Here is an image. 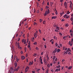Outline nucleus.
Masks as SVG:
<instances>
[{
    "instance_id": "nucleus-56",
    "label": "nucleus",
    "mask_w": 73,
    "mask_h": 73,
    "mask_svg": "<svg viewBox=\"0 0 73 73\" xmlns=\"http://www.w3.org/2000/svg\"><path fill=\"white\" fill-rule=\"evenodd\" d=\"M44 3H45V1H44L42 3V4H43V5H44Z\"/></svg>"
},
{
    "instance_id": "nucleus-41",
    "label": "nucleus",
    "mask_w": 73,
    "mask_h": 73,
    "mask_svg": "<svg viewBox=\"0 0 73 73\" xmlns=\"http://www.w3.org/2000/svg\"><path fill=\"white\" fill-rule=\"evenodd\" d=\"M39 58L40 60H42V57H41V56H40Z\"/></svg>"
},
{
    "instance_id": "nucleus-29",
    "label": "nucleus",
    "mask_w": 73,
    "mask_h": 73,
    "mask_svg": "<svg viewBox=\"0 0 73 73\" xmlns=\"http://www.w3.org/2000/svg\"><path fill=\"white\" fill-rule=\"evenodd\" d=\"M30 63L31 65H32L33 63V62L32 61V62H30Z\"/></svg>"
},
{
    "instance_id": "nucleus-46",
    "label": "nucleus",
    "mask_w": 73,
    "mask_h": 73,
    "mask_svg": "<svg viewBox=\"0 0 73 73\" xmlns=\"http://www.w3.org/2000/svg\"><path fill=\"white\" fill-rule=\"evenodd\" d=\"M66 19H68V18H69V16H67V17H66Z\"/></svg>"
},
{
    "instance_id": "nucleus-23",
    "label": "nucleus",
    "mask_w": 73,
    "mask_h": 73,
    "mask_svg": "<svg viewBox=\"0 0 73 73\" xmlns=\"http://www.w3.org/2000/svg\"><path fill=\"white\" fill-rule=\"evenodd\" d=\"M20 44V43H19V42H18L17 43V46H18V47L20 46V44Z\"/></svg>"
},
{
    "instance_id": "nucleus-8",
    "label": "nucleus",
    "mask_w": 73,
    "mask_h": 73,
    "mask_svg": "<svg viewBox=\"0 0 73 73\" xmlns=\"http://www.w3.org/2000/svg\"><path fill=\"white\" fill-rule=\"evenodd\" d=\"M48 13H49V9H48V11H46L45 12V13L46 15L47 14H48Z\"/></svg>"
},
{
    "instance_id": "nucleus-5",
    "label": "nucleus",
    "mask_w": 73,
    "mask_h": 73,
    "mask_svg": "<svg viewBox=\"0 0 73 73\" xmlns=\"http://www.w3.org/2000/svg\"><path fill=\"white\" fill-rule=\"evenodd\" d=\"M46 57L47 58V60L48 61H49V56H48V55H46Z\"/></svg>"
},
{
    "instance_id": "nucleus-19",
    "label": "nucleus",
    "mask_w": 73,
    "mask_h": 73,
    "mask_svg": "<svg viewBox=\"0 0 73 73\" xmlns=\"http://www.w3.org/2000/svg\"><path fill=\"white\" fill-rule=\"evenodd\" d=\"M60 51H61V50H60V49H57V52L58 53V52H60Z\"/></svg>"
},
{
    "instance_id": "nucleus-61",
    "label": "nucleus",
    "mask_w": 73,
    "mask_h": 73,
    "mask_svg": "<svg viewBox=\"0 0 73 73\" xmlns=\"http://www.w3.org/2000/svg\"><path fill=\"white\" fill-rule=\"evenodd\" d=\"M47 5H49V2H48L47 3Z\"/></svg>"
},
{
    "instance_id": "nucleus-14",
    "label": "nucleus",
    "mask_w": 73,
    "mask_h": 73,
    "mask_svg": "<svg viewBox=\"0 0 73 73\" xmlns=\"http://www.w3.org/2000/svg\"><path fill=\"white\" fill-rule=\"evenodd\" d=\"M63 50H68V48H65V47H63Z\"/></svg>"
},
{
    "instance_id": "nucleus-55",
    "label": "nucleus",
    "mask_w": 73,
    "mask_h": 73,
    "mask_svg": "<svg viewBox=\"0 0 73 73\" xmlns=\"http://www.w3.org/2000/svg\"><path fill=\"white\" fill-rule=\"evenodd\" d=\"M56 15H58V12L57 11H56Z\"/></svg>"
},
{
    "instance_id": "nucleus-59",
    "label": "nucleus",
    "mask_w": 73,
    "mask_h": 73,
    "mask_svg": "<svg viewBox=\"0 0 73 73\" xmlns=\"http://www.w3.org/2000/svg\"><path fill=\"white\" fill-rule=\"evenodd\" d=\"M40 70V69H38L37 70V72H38V71H39Z\"/></svg>"
},
{
    "instance_id": "nucleus-2",
    "label": "nucleus",
    "mask_w": 73,
    "mask_h": 73,
    "mask_svg": "<svg viewBox=\"0 0 73 73\" xmlns=\"http://www.w3.org/2000/svg\"><path fill=\"white\" fill-rule=\"evenodd\" d=\"M57 52V48H56L53 51V53L54 54Z\"/></svg>"
},
{
    "instance_id": "nucleus-35",
    "label": "nucleus",
    "mask_w": 73,
    "mask_h": 73,
    "mask_svg": "<svg viewBox=\"0 0 73 73\" xmlns=\"http://www.w3.org/2000/svg\"><path fill=\"white\" fill-rule=\"evenodd\" d=\"M70 19H71V21H73V17H71V18Z\"/></svg>"
},
{
    "instance_id": "nucleus-24",
    "label": "nucleus",
    "mask_w": 73,
    "mask_h": 73,
    "mask_svg": "<svg viewBox=\"0 0 73 73\" xmlns=\"http://www.w3.org/2000/svg\"><path fill=\"white\" fill-rule=\"evenodd\" d=\"M70 33H73V31L71 29L70 31Z\"/></svg>"
},
{
    "instance_id": "nucleus-10",
    "label": "nucleus",
    "mask_w": 73,
    "mask_h": 73,
    "mask_svg": "<svg viewBox=\"0 0 73 73\" xmlns=\"http://www.w3.org/2000/svg\"><path fill=\"white\" fill-rule=\"evenodd\" d=\"M15 70H11L10 71V73H14Z\"/></svg>"
},
{
    "instance_id": "nucleus-33",
    "label": "nucleus",
    "mask_w": 73,
    "mask_h": 73,
    "mask_svg": "<svg viewBox=\"0 0 73 73\" xmlns=\"http://www.w3.org/2000/svg\"><path fill=\"white\" fill-rule=\"evenodd\" d=\"M34 45H37V42H36L33 43Z\"/></svg>"
},
{
    "instance_id": "nucleus-20",
    "label": "nucleus",
    "mask_w": 73,
    "mask_h": 73,
    "mask_svg": "<svg viewBox=\"0 0 73 73\" xmlns=\"http://www.w3.org/2000/svg\"><path fill=\"white\" fill-rule=\"evenodd\" d=\"M40 63L41 64H43V62H42V60L41 59L40 60Z\"/></svg>"
},
{
    "instance_id": "nucleus-22",
    "label": "nucleus",
    "mask_w": 73,
    "mask_h": 73,
    "mask_svg": "<svg viewBox=\"0 0 73 73\" xmlns=\"http://www.w3.org/2000/svg\"><path fill=\"white\" fill-rule=\"evenodd\" d=\"M56 29H57L58 30H60V27L57 26V27L56 28Z\"/></svg>"
},
{
    "instance_id": "nucleus-47",
    "label": "nucleus",
    "mask_w": 73,
    "mask_h": 73,
    "mask_svg": "<svg viewBox=\"0 0 73 73\" xmlns=\"http://www.w3.org/2000/svg\"><path fill=\"white\" fill-rule=\"evenodd\" d=\"M39 31L40 32V33H41V30H39Z\"/></svg>"
},
{
    "instance_id": "nucleus-34",
    "label": "nucleus",
    "mask_w": 73,
    "mask_h": 73,
    "mask_svg": "<svg viewBox=\"0 0 73 73\" xmlns=\"http://www.w3.org/2000/svg\"><path fill=\"white\" fill-rule=\"evenodd\" d=\"M37 6H38V5H39V3L38 2L37 3Z\"/></svg>"
},
{
    "instance_id": "nucleus-16",
    "label": "nucleus",
    "mask_w": 73,
    "mask_h": 73,
    "mask_svg": "<svg viewBox=\"0 0 73 73\" xmlns=\"http://www.w3.org/2000/svg\"><path fill=\"white\" fill-rule=\"evenodd\" d=\"M28 72V68H26L25 70V72Z\"/></svg>"
},
{
    "instance_id": "nucleus-49",
    "label": "nucleus",
    "mask_w": 73,
    "mask_h": 73,
    "mask_svg": "<svg viewBox=\"0 0 73 73\" xmlns=\"http://www.w3.org/2000/svg\"><path fill=\"white\" fill-rule=\"evenodd\" d=\"M68 50L70 52H71V50H70V48H68Z\"/></svg>"
},
{
    "instance_id": "nucleus-60",
    "label": "nucleus",
    "mask_w": 73,
    "mask_h": 73,
    "mask_svg": "<svg viewBox=\"0 0 73 73\" xmlns=\"http://www.w3.org/2000/svg\"><path fill=\"white\" fill-rule=\"evenodd\" d=\"M70 35L71 36H73V33H70Z\"/></svg>"
},
{
    "instance_id": "nucleus-51",
    "label": "nucleus",
    "mask_w": 73,
    "mask_h": 73,
    "mask_svg": "<svg viewBox=\"0 0 73 73\" xmlns=\"http://www.w3.org/2000/svg\"><path fill=\"white\" fill-rule=\"evenodd\" d=\"M59 34H60V35H61V36L62 35V33H59Z\"/></svg>"
},
{
    "instance_id": "nucleus-38",
    "label": "nucleus",
    "mask_w": 73,
    "mask_h": 73,
    "mask_svg": "<svg viewBox=\"0 0 73 73\" xmlns=\"http://www.w3.org/2000/svg\"><path fill=\"white\" fill-rule=\"evenodd\" d=\"M56 68H59L60 67V65H59L58 66H57L56 67Z\"/></svg>"
},
{
    "instance_id": "nucleus-54",
    "label": "nucleus",
    "mask_w": 73,
    "mask_h": 73,
    "mask_svg": "<svg viewBox=\"0 0 73 73\" xmlns=\"http://www.w3.org/2000/svg\"><path fill=\"white\" fill-rule=\"evenodd\" d=\"M43 40H44V41H46V39H45L44 38H43Z\"/></svg>"
},
{
    "instance_id": "nucleus-4",
    "label": "nucleus",
    "mask_w": 73,
    "mask_h": 73,
    "mask_svg": "<svg viewBox=\"0 0 73 73\" xmlns=\"http://www.w3.org/2000/svg\"><path fill=\"white\" fill-rule=\"evenodd\" d=\"M64 5L65 7V8H67V3L66 2L64 3Z\"/></svg>"
},
{
    "instance_id": "nucleus-50",
    "label": "nucleus",
    "mask_w": 73,
    "mask_h": 73,
    "mask_svg": "<svg viewBox=\"0 0 73 73\" xmlns=\"http://www.w3.org/2000/svg\"><path fill=\"white\" fill-rule=\"evenodd\" d=\"M43 54H44V52H42L41 53V55H43Z\"/></svg>"
},
{
    "instance_id": "nucleus-36",
    "label": "nucleus",
    "mask_w": 73,
    "mask_h": 73,
    "mask_svg": "<svg viewBox=\"0 0 73 73\" xmlns=\"http://www.w3.org/2000/svg\"><path fill=\"white\" fill-rule=\"evenodd\" d=\"M40 22L41 23L42 22V19H40Z\"/></svg>"
},
{
    "instance_id": "nucleus-52",
    "label": "nucleus",
    "mask_w": 73,
    "mask_h": 73,
    "mask_svg": "<svg viewBox=\"0 0 73 73\" xmlns=\"http://www.w3.org/2000/svg\"><path fill=\"white\" fill-rule=\"evenodd\" d=\"M36 49L37 50H38V47H36Z\"/></svg>"
},
{
    "instance_id": "nucleus-7",
    "label": "nucleus",
    "mask_w": 73,
    "mask_h": 73,
    "mask_svg": "<svg viewBox=\"0 0 73 73\" xmlns=\"http://www.w3.org/2000/svg\"><path fill=\"white\" fill-rule=\"evenodd\" d=\"M14 65H15V68L16 67V66H17V62H16V61L15 62V63L14 64Z\"/></svg>"
},
{
    "instance_id": "nucleus-12",
    "label": "nucleus",
    "mask_w": 73,
    "mask_h": 73,
    "mask_svg": "<svg viewBox=\"0 0 73 73\" xmlns=\"http://www.w3.org/2000/svg\"><path fill=\"white\" fill-rule=\"evenodd\" d=\"M56 72H57V71H60V68L57 69L55 70Z\"/></svg>"
},
{
    "instance_id": "nucleus-30",
    "label": "nucleus",
    "mask_w": 73,
    "mask_h": 73,
    "mask_svg": "<svg viewBox=\"0 0 73 73\" xmlns=\"http://www.w3.org/2000/svg\"><path fill=\"white\" fill-rule=\"evenodd\" d=\"M45 22H46V21H44L43 22V24H45Z\"/></svg>"
},
{
    "instance_id": "nucleus-58",
    "label": "nucleus",
    "mask_w": 73,
    "mask_h": 73,
    "mask_svg": "<svg viewBox=\"0 0 73 73\" xmlns=\"http://www.w3.org/2000/svg\"><path fill=\"white\" fill-rule=\"evenodd\" d=\"M53 39H52L50 40V42H52V41H53Z\"/></svg>"
},
{
    "instance_id": "nucleus-37",
    "label": "nucleus",
    "mask_w": 73,
    "mask_h": 73,
    "mask_svg": "<svg viewBox=\"0 0 73 73\" xmlns=\"http://www.w3.org/2000/svg\"><path fill=\"white\" fill-rule=\"evenodd\" d=\"M55 45H56V46H58V44H57V43H56Z\"/></svg>"
},
{
    "instance_id": "nucleus-15",
    "label": "nucleus",
    "mask_w": 73,
    "mask_h": 73,
    "mask_svg": "<svg viewBox=\"0 0 73 73\" xmlns=\"http://www.w3.org/2000/svg\"><path fill=\"white\" fill-rule=\"evenodd\" d=\"M72 4H70V8L72 9Z\"/></svg>"
},
{
    "instance_id": "nucleus-1",
    "label": "nucleus",
    "mask_w": 73,
    "mask_h": 73,
    "mask_svg": "<svg viewBox=\"0 0 73 73\" xmlns=\"http://www.w3.org/2000/svg\"><path fill=\"white\" fill-rule=\"evenodd\" d=\"M43 62L44 63L45 65H46V62H46V60L45 58H44V60H43Z\"/></svg>"
},
{
    "instance_id": "nucleus-64",
    "label": "nucleus",
    "mask_w": 73,
    "mask_h": 73,
    "mask_svg": "<svg viewBox=\"0 0 73 73\" xmlns=\"http://www.w3.org/2000/svg\"><path fill=\"white\" fill-rule=\"evenodd\" d=\"M21 54H23V51H21Z\"/></svg>"
},
{
    "instance_id": "nucleus-63",
    "label": "nucleus",
    "mask_w": 73,
    "mask_h": 73,
    "mask_svg": "<svg viewBox=\"0 0 73 73\" xmlns=\"http://www.w3.org/2000/svg\"><path fill=\"white\" fill-rule=\"evenodd\" d=\"M71 54V53H70V52H69L68 53V54Z\"/></svg>"
},
{
    "instance_id": "nucleus-13",
    "label": "nucleus",
    "mask_w": 73,
    "mask_h": 73,
    "mask_svg": "<svg viewBox=\"0 0 73 73\" xmlns=\"http://www.w3.org/2000/svg\"><path fill=\"white\" fill-rule=\"evenodd\" d=\"M56 18H57V17L56 16H55V17H52V19H56Z\"/></svg>"
},
{
    "instance_id": "nucleus-53",
    "label": "nucleus",
    "mask_w": 73,
    "mask_h": 73,
    "mask_svg": "<svg viewBox=\"0 0 73 73\" xmlns=\"http://www.w3.org/2000/svg\"><path fill=\"white\" fill-rule=\"evenodd\" d=\"M64 1V0H60V2H61V3H62Z\"/></svg>"
},
{
    "instance_id": "nucleus-40",
    "label": "nucleus",
    "mask_w": 73,
    "mask_h": 73,
    "mask_svg": "<svg viewBox=\"0 0 73 73\" xmlns=\"http://www.w3.org/2000/svg\"><path fill=\"white\" fill-rule=\"evenodd\" d=\"M47 8H49V7H48L47 6H46V9Z\"/></svg>"
},
{
    "instance_id": "nucleus-27",
    "label": "nucleus",
    "mask_w": 73,
    "mask_h": 73,
    "mask_svg": "<svg viewBox=\"0 0 73 73\" xmlns=\"http://www.w3.org/2000/svg\"><path fill=\"white\" fill-rule=\"evenodd\" d=\"M21 47H20V46H18V49H21Z\"/></svg>"
},
{
    "instance_id": "nucleus-6",
    "label": "nucleus",
    "mask_w": 73,
    "mask_h": 73,
    "mask_svg": "<svg viewBox=\"0 0 73 73\" xmlns=\"http://www.w3.org/2000/svg\"><path fill=\"white\" fill-rule=\"evenodd\" d=\"M34 36L35 38H36L37 36V34L35 33L34 34Z\"/></svg>"
},
{
    "instance_id": "nucleus-62",
    "label": "nucleus",
    "mask_w": 73,
    "mask_h": 73,
    "mask_svg": "<svg viewBox=\"0 0 73 73\" xmlns=\"http://www.w3.org/2000/svg\"><path fill=\"white\" fill-rule=\"evenodd\" d=\"M55 61H57V58H56Z\"/></svg>"
},
{
    "instance_id": "nucleus-17",
    "label": "nucleus",
    "mask_w": 73,
    "mask_h": 73,
    "mask_svg": "<svg viewBox=\"0 0 73 73\" xmlns=\"http://www.w3.org/2000/svg\"><path fill=\"white\" fill-rule=\"evenodd\" d=\"M69 45H70V46H72V44H71V42L70 41L69 42Z\"/></svg>"
},
{
    "instance_id": "nucleus-3",
    "label": "nucleus",
    "mask_w": 73,
    "mask_h": 73,
    "mask_svg": "<svg viewBox=\"0 0 73 73\" xmlns=\"http://www.w3.org/2000/svg\"><path fill=\"white\" fill-rule=\"evenodd\" d=\"M22 42L23 43L24 42V44H26L27 43V42L26 41H24V39H23L22 40Z\"/></svg>"
},
{
    "instance_id": "nucleus-32",
    "label": "nucleus",
    "mask_w": 73,
    "mask_h": 73,
    "mask_svg": "<svg viewBox=\"0 0 73 73\" xmlns=\"http://www.w3.org/2000/svg\"><path fill=\"white\" fill-rule=\"evenodd\" d=\"M68 15H69V13H70V12H69V11H68L66 13Z\"/></svg>"
},
{
    "instance_id": "nucleus-45",
    "label": "nucleus",
    "mask_w": 73,
    "mask_h": 73,
    "mask_svg": "<svg viewBox=\"0 0 73 73\" xmlns=\"http://www.w3.org/2000/svg\"><path fill=\"white\" fill-rule=\"evenodd\" d=\"M54 27H57V26L56 25H54Z\"/></svg>"
},
{
    "instance_id": "nucleus-57",
    "label": "nucleus",
    "mask_w": 73,
    "mask_h": 73,
    "mask_svg": "<svg viewBox=\"0 0 73 73\" xmlns=\"http://www.w3.org/2000/svg\"><path fill=\"white\" fill-rule=\"evenodd\" d=\"M60 15L61 16H62V15H63V14L61 13H60Z\"/></svg>"
},
{
    "instance_id": "nucleus-21",
    "label": "nucleus",
    "mask_w": 73,
    "mask_h": 73,
    "mask_svg": "<svg viewBox=\"0 0 73 73\" xmlns=\"http://www.w3.org/2000/svg\"><path fill=\"white\" fill-rule=\"evenodd\" d=\"M67 16H68V15L66 14L64 16V18H65V17H66Z\"/></svg>"
},
{
    "instance_id": "nucleus-44",
    "label": "nucleus",
    "mask_w": 73,
    "mask_h": 73,
    "mask_svg": "<svg viewBox=\"0 0 73 73\" xmlns=\"http://www.w3.org/2000/svg\"><path fill=\"white\" fill-rule=\"evenodd\" d=\"M36 12H37V13H39L40 12L39 11V10H37Z\"/></svg>"
},
{
    "instance_id": "nucleus-26",
    "label": "nucleus",
    "mask_w": 73,
    "mask_h": 73,
    "mask_svg": "<svg viewBox=\"0 0 73 73\" xmlns=\"http://www.w3.org/2000/svg\"><path fill=\"white\" fill-rule=\"evenodd\" d=\"M47 66L48 67V68H50V65L49 64H47Z\"/></svg>"
},
{
    "instance_id": "nucleus-42",
    "label": "nucleus",
    "mask_w": 73,
    "mask_h": 73,
    "mask_svg": "<svg viewBox=\"0 0 73 73\" xmlns=\"http://www.w3.org/2000/svg\"><path fill=\"white\" fill-rule=\"evenodd\" d=\"M55 32H58V31L57 29H56L55 30Z\"/></svg>"
},
{
    "instance_id": "nucleus-43",
    "label": "nucleus",
    "mask_w": 73,
    "mask_h": 73,
    "mask_svg": "<svg viewBox=\"0 0 73 73\" xmlns=\"http://www.w3.org/2000/svg\"><path fill=\"white\" fill-rule=\"evenodd\" d=\"M56 58V56H54V57H53V60H54V59H55V58Z\"/></svg>"
},
{
    "instance_id": "nucleus-31",
    "label": "nucleus",
    "mask_w": 73,
    "mask_h": 73,
    "mask_svg": "<svg viewBox=\"0 0 73 73\" xmlns=\"http://www.w3.org/2000/svg\"><path fill=\"white\" fill-rule=\"evenodd\" d=\"M68 54V52H67V51H66V52H64V54Z\"/></svg>"
},
{
    "instance_id": "nucleus-25",
    "label": "nucleus",
    "mask_w": 73,
    "mask_h": 73,
    "mask_svg": "<svg viewBox=\"0 0 73 73\" xmlns=\"http://www.w3.org/2000/svg\"><path fill=\"white\" fill-rule=\"evenodd\" d=\"M66 37H67V36H64V37H63V39H65V38H66Z\"/></svg>"
},
{
    "instance_id": "nucleus-39",
    "label": "nucleus",
    "mask_w": 73,
    "mask_h": 73,
    "mask_svg": "<svg viewBox=\"0 0 73 73\" xmlns=\"http://www.w3.org/2000/svg\"><path fill=\"white\" fill-rule=\"evenodd\" d=\"M65 27H68V24H66L65 25Z\"/></svg>"
},
{
    "instance_id": "nucleus-18",
    "label": "nucleus",
    "mask_w": 73,
    "mask_h": 73,
    "mask_svg": "<svg viewBox=\"0 0 73 73\" xmlns=\"http://www.w3.org/2000/svg\"><path fill=\"white\" fill-rule=\"evenodd\" d=\"M72 68V66H70L68 68V69L70 70V69H71Z\"/></svg>"
},
{
    "instance_id": "nucleus-48",
    "label": "nucleus",
    "mask_w": 73,
    "mask_h": 73,
    "mask_svg": "<svg viewBox=\"0 0 73 73\" xmlns=\"http://www.w3.org/2000/svg\"><path fill=\"white\" fill-rule=\"evenodd\" d=\"M53 4V3L52 2H51L50 3V4L51 5H52V4Z\"/></svg>"
},
{
    "instance_id": "nucleus-9",
    "label": "nucleus",
    "mask_w": 73,
    "mask_h": 73,
    "mask_svg": "<svg viewBox=\"0 0 73 73\" xmlns=\"http://www.w3.org/2000/svg\"><path fill=\"white\" fill-rule=\"evenodd\" d=\"M19 68H20L19 67H18L17 68H15V71H17H17L19 70Z\"/></svg>"
},
{
    "instance_id": "nucleus-11",
    "label": "nucleus",
    "mask_w": 73,
    "mask_h": 73,
    "mask_svg": "<svg viewBox=\"0 0 73 73\" xmlns=\"http://www.w3.org/2000/svg\"><path fill=\"white\" fill-rule=\"evenodd\" d=\"M21 58L22 60H24L25 58L24 56H22L21 57Z\"/></svg>"
},
{
    "instance_id": "nucleus-28",
    "label": "nucleus",
    "mask_w": 73,
    "mask_h": 73,
    "mask_svg": "<svg viewBox=\"0 0 73 73\" xmlns=\"http://www.w3.org/2000/svg\"><path fill=\"white\" fill-rule=\"evenodd\" d=\"M10 71L11 70H13V68L12 67L10 68Z\"/></svg>"
}]
</instances>
